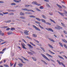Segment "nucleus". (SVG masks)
<instances>
[{"instance_id":"obj_47","label":"nucleus","mask_w":67,"mask_h":67,"mask_svg":"<svg viewBox=\"0 0 67 67\" xmlns=\"http://www.w3.org/2000/svg\"><path fill=\"white\" fill-rule=\"evenodd\" d=\"M0 34L2 36H3V35H4V34L3 33H1V34Z\"/></svg>"},{"instance_id":"obj_4","label":"nucleus","mask_w":67,"mask_h":67,"mask_svg":"<svg viewBox=\"0 0 67 67\" xmlns=\"http://www.w3.org/2000/svg\"><path fill=\"white\" fill-rule=\"evenodd\" d=\"M41 55L44 58H45V59H46L47 60H48V61H49V59H48V58H47V57L46 56H45V55L43 54H41Z\"/></svg>"},{"instance_id":"obj_9","label":"nucleus","mask_w":67,"mask_h":67,"mask_svg":"<svg viewBox=\"0 0 67 67\" xmlns=\"http://www.w3.org/2000/svg\"><path fill=\"white\" fill-rule=\"evenodd\" d=\"M46 30H47L48 31H51L52 32H54V31H53V29L51 28H46Z\"/></svg>"},{"instance_id":"obj_14","label":"nucleus","mask_w":67,"mask_h":67,"mask_svg":"<svg viewBox=\"0 0 67 67\" xmlns=\"http://www.w3.org/2000/svg\"><path fill=\"white\" fill-rule=\"evenodd\" d=\"M18 65L19 66V67H22L23 66V65L20 63L19 64H18Z\"/></svg>"},{"instance_id":"obj_42","label":"nucleus","mask_w":67,"mask_h":67,"mask_svg":"<svg viewBox=\"0 0 67 67\" xmlns=\"http://www.w3.org/2000/svg\"><path fill=\"white\" fill-rule=\"evenodd\" d=\"M62 41L63 42H65V43H66V42L67 41H66V40H62Z\"/></svg>"},{"instance_id":"obj_62","label":"nucleus","mask_w":67,"mask_h":67,"mask_svg":"<svg viewBox=\"0 0 67 67\" xmlns=\"http://www.w3.org/2000/svg\"><path fill=\"white\" fill-rule=\"evenodd\" d=\"M44 1H46V2H49V1L48 0H44Z\"/></svg>"},{"instance_id":"obj_10","label":"nucleus","mask_w":67,"mask_h":67,"mask_svg":"<svg viewBox=\"0 0 67 67\" xmlns=\"http://www.w3.org/2000/svg\"><path fill=\"white\" fill-rule=\"evenodd\" d=\"M24 31H25L24 32V33L26 34V35H29V34H28V32H29V31H27V30H24Z\"/></svg>"},{"instance_id":"obj_40","label":"nucleus","mask_w":67,"mask_h":67,"mask_svg":"<svg viewBox=\"0 0 67 67\" xmlns=\"http://www.w3.org/2000/svg\"><path fill=\"white\" fill-rule=\"evenodd\" d=\"M39 26L41 29H43V27H42L39 24Z\"/></svg>"},{"instance_id":"obj_56","label":"nucleus","mask_w":67,"mask_h":67,"mask_svg":"<svg viewBox=\"0 0 67 67\" xmlns=\"http://www.w3.org/2000/svg\"><path fill=\"white\" fill-rule=\"evenodd\" d=\"M43 62H44V64H46V65H47V64L46 62L44 61H43Z\"/></svg>"},{"instance_id":"obj_33","label":"nucleus","mask_w":67,"mask_h":67,"mask_svg":"<svg viewBox=\"0 0 67 67\" xmlns=\"http://www.w3.org/2000/svg\"><path fill=\"white\" fill-rule=\"evenodd\" d=\"M59 44L62 46V47H63V44L62 43L60 42H59Z\"/></svg>"},{"instance_id":"obj_41","label":"nucleus","mask_w":67,"mask_h":67,"mask_svg":"<svg viewBox=\"0 0 67 67\" xmlns=\"http://www.w3.org/2000/svg\"><path fill=\"white\" fill-rule=\"evenodd\" d=\"M42 16L44 19H46V17L45 16H44V15H42Z\"/></svg>"},{"instance_id":"obj_60","label":"nucleus","mask_w":67,"mask_h":67,"mask_svg":"<svg viewBox=\"0 0 67 67\" xmlns=\"http://www.w3.org/2000/svg\"><path fill=\"white\" fill-rule=\"evenodd\" d=\"M9 30H10V29L9 28H8L6 29V30L7 31H9Z\"/></svg>"},{"instance_id":"obj_31","label":"nucleus","mask_w":67,"mask_h":67,"mask_svg":"<svg viewBox=\"0 0 67 67\" xmlns=\"http://www.w3.org/2000/svg\"><path fill=\"white\" fill-rule=\"evenodd\" d=\"M32 59H33L34 61H36V59L33 58V57H32Z\"/></svg>"},{"instance_id":"obj_13","label":"nucleus","mask_w":67,"mask_h":67,"mask_svg":"<svg viewBox=\"0 0 67 67\" xmlns=\"http://www.w3.org/2000/svg\"><path fill=\"white\" fill-rule=\"evenodd\" d=\"M32 35L34 37H37V35L35 34H33Z\"/></svg>"},{"instance_id":"obj_61","label":"nucleus","mask_w":67,"mask_h":67,"mask_svg":"<svg viewBox=\"0 0 67 67\" xmlns=\"http://www.w3.org/2000/svg\"><path fill=\"white\" fill-rule=\"evenodd\" d=\"M11 22V20H8L6 22V23H9V22Z\"/></svg>"},{"instance_id":"obj_29","label":"nucleus","mask_w":67,"mask_h":67,"mask_svg":"<svg viewBox=\"0 0 67 67\" xmlns=\"http://www.w3.org/2000/svg\"><path fill=\"white\" fill-rule=\"evenodd\" d=\"M36 20H38V21H41V19H40V18H36Z\"/></svg>"},{"instance_id":"obj_52","label":"nucleus","mask_w":67,"mask_h":67,"mask_svg":"<svg viewBox=\"0 0 67 67\" xmlns=\"http://www.w3.org/2000/svg\"><path fill=\"white\" fill-rule=\"evenodd\" d=\"M16 62L14 64V67H15L16 66Z\"/></svg>"},{"instance_id":"obj_7","label":"nucleus","mask_w":67,"mask_h":67,"mask_svg":"<svg viewBox=\"0 0 67 67\" xmlns=\"http://www.w3.org/2000/svg\"><path fill=\"white\" fill-rule=\"evenodd\" d=\"M32 3V4H36L37 5H38V6H40L41 5L40 4L37 3V2H36V1H34Z\"/></svg>"},{"instance_id":"obj_64","label":"nucleus","mask_w":67,"mask_h":67,"mask_svg":"<svg viewBox=\"0 0 67 67\" xmlns=\"http://www.w3.org/2000/svg\"><path fill=\"white\" fill-rule=\"evenodd\" d=\"M10 66H12V65H13V64H11V63H10Z\"/></svg>"},{"instance_id":"obj_51","label":"nucleus","mask_w":67,"mask_h":67,"mask_svg":"<svg viewBox=\"0 0 67 67\" xmlns=\"http://www.w3.org/2000/svg\"><path fill=\"white\" fill-rule=\"evenodd\" d=\"M63 32L65 34H67V32H66V31H64Z\"/></svg>"},{"instance_id":"obj_48","label":"nucleus","mask_w":67,"mask_h":67,"mask_svg":"<svg viewBox=\"0 0 67 67\" xmlns=\"http://www.w3.org/2000/svg\"><path fill=\"white\" fill-rule=\"evenodd\" d=\"M3 14H8L9 13L8 12H6V13H3Z\"/></svg>"},{"instance_id":"obj_39","label":"nucleus","mask_w":67,"mask_h":67,"mask_svg":"<svg viewBox=\"0 0 67 67\" xmlns=\"http://www.w3.org/2000/svg\"><path fill=\"white\" fill-rule=\"evenodd\" d=\"M15 28H11V31H13V30H15Z\"/></svg>"},{"instance_id":"obj_1","label":"nucleus","mask_w":67,"mask_h":67,"mask_svg":"<svg viewBox=\"0 0 67 67\" xmlns=\"http://www.w3.org/2000/svg\"><path fill=\"white\" fill-rule=\"evenodd\" d=\"M22 9L23 10H24V11H31V12H34V11L33 10L31 9L29 10L27 8Z\"/></svg>"},{"instance_id":"obj_45","label":"nucleus","mask_w":67,"mask_h":67,"mask_svg":"<svg viewBox=\"0 0 67 67\" xmlns=\"http://www.w3.org/2000/svg\"><path fill=\"white\" fill-rule=\"evenodd\" d=\"M7 42H3L1 44V45H3V44H5V43H6Z\"/></svg>"},{"instance_id":"obj_15","label":"nucleus","mask_w":67,"mask_h":67,"mask_svg":"<svg viewBox=\"0 0 67 67\" xmlns=\"http://www.w3.org/2000/svg\"><path fill=\"white\" fill-rule=\"evenodd\" d=\"M58 12L59 13V14H60L61 15H62V16H64V13H62L61 12Z\"/></svg>"},{"instance_id":"obj_27","label":"nucleus","mask_w":67,"mask_h":67,"mask_svg":"<svg viewBox=\"0 0 67 67\" xmlns=\"http://www.w3.org/2000/svg\"><path fill=\"white\" fill-rule=\"evenodd\" d=\"M50 41H52V42H55V41H54L53 40V39H52V38H49V39Z\"/></svg>"},{"instance_id":"obj_11","label":"nucleus","mask_w":67,"mask_h":67,"mask_svg":"<svg viewBox=\"0 0 67 67\" xmlns=\"http://www.w3.org/2000/svg\"><path fill=\"white\" fill-rule=\"evenodd\" d=\"M18 59H19L20 60H21V62H22L23 63H24V64H26V63L25 62H23V60H22V59H21L20 58H18Z\"/></svg>"},{"instance_id":"obj_53","label":"nucleus","mask_w":67,"mask_h":67,"mask_svg":"<svg viewBox=\"0 0 67 67\" xmlns=\"http://www.w3.org/2000/svg\"><path fill=\"white\" fill-rule=\"evenodd\" d=\"M4 52H3V51L0 52V54H3Z\"/></svg>"},{"instance_id":"obj_24","label":"nucleus","mask_w":67,"mask_h":67,"mask_svg":"<svg viewBox=\"0 0 67 67\" xmlns=\"http://www.w3.org/2000/svg\"><path fill=\"white\" fill-rule=\"evenodd\" d=\"M29 17L30 18H35V16L33 15H31L29 16Z\"/></svg>"},{"instance_id":"obj_49","label":"nucleus","mask_w":67,"mask_h":67,"mask_svg":"<svg viewBox=\"0 0 67 67\" xmlns=\"http://www.w3.org/2000/svg\"><path fill=\"white\" fill-rule=\"evenodd\" d=\"M15 4L14 3H12L11 4V5H15Z\"/></svg>"},{"instance_id":"obj_63","label":"nucleus","mask_w":67,"mask_h":67,"mask_svg":"<svg viewBox=\"0 0 67 67\" xmlns=\"http://www.w3.org/2000/svg\"><path fill=\"white\" fill-rule=\"evenodd\" d=\"M27 37L28 38H29V39H31V38L30 37L27 36Z\"/></svg>"},{"instance_id":"obj_22","label":"nucleus","mask_w":67,"mask_h":67,"mask_svg":"<svg viewBox=\"0 0 67 67\" xmlns=\"http://www.w3.org/2000/svg\"><path fill=\"white\" fill-rule=\"evenodd\" d=\"M27 52V53H28V54H30V55H33V54L31 52Z\"/></svg>"},{"instance_id":"obj_36","label":"nucleus","mask_w":67,"mask_h":67,"mask_svg":"<svg viewBox=\"0 0 67 67\" xmlns=\"http://www.w3.org/2000/svg\"><path fill=\"white\" fill-rule=\"evenodd\" d=\"M40 9H44V7H43L41 6L40 7Z\"/></svg>"},{"instance_id":"obj_30","label":"nucleus","mask_w":67,"mask_h":67,"mask_svg":"<svg viewBox=\"0 0 67 67\" xmlns=\"http://www.w3.org/2000/svg\"><path fill=\"white\" fill-rule=\"evenodd\" d=\"M3 65L4 66V67H9V66H8V65L4 64Z\"/></svg>"},{"instance_id":"obj_32","label":"nucleus","mask_w":67,"mask_h":67,"mask_svg":"<svg viewBox=\"0 0 67 67\" xmlns=\"http://www.w3.org/2000/svg\"><path fill=\"white\" fill-rule=\"evenodd\" d=\"M12 32H8V35H10V34H12Z\"/></svg>"},{"instance_id":"obj_17","label":"nucleus","mask_w":67,"mask_h":67,"mask_svg":"<svg viewBox=\"0 0 67 67\" xmlns=\"http://www.w3.org/2000/svg\"><path fill=\"white\" fill-rule=\"evenodd\" d=\"M58 56L59 57V58H60L61 59H63V60H64V58H63V57H62V56H59V55H58Z\"/></svg>"},{"instance_id":"obj_21","label":"nucleus","mask_w":67,"mask_h":67,"mask_svg":"<svg viewBox=\"0 0 67 67\" xmlns=\"http://www.w3.org/2000/svg\"><path fill=\"white\" fill-rule=\"evenodd\" d=\"M20 15H24V13L21 12L20 13Z\"/></svg>"},{"instance_id":"obj_34","label":"nucleus","mask_w":67,"mask_h":67,"mask_svg":"<svg viewBox=\"0 0 67 67\" xmlns=\"http://www.w3.org/2000/svg\"><path fill=\"white\" fill-rule=\"evenodd\" d=\"M61 24L63 26V27H66V26H65V24H64L62 23H61Z\"/></svg>"},{"instance_id":"obj_8","label":"nucleus","mask_w":67,"mask_h":67,"mask_svg":"<svg viewBox=\"0 0 67 67\" xmlns=\"http://www.w3.org/2000/svg\"><path fill=\"white\" fill-rule=\"evenodd\" d=\"M21 45H22V48H24V49H27L25 47L26 46L25 45L24 43L23 44H21Z\"/></svg>"},{"instance_id":"obj_18","label":"nucleus","mask_w":67,"mask_h":67,"mask_svg":"<svg viewBox=\"0 0 67 67\" xmlns=\"http://www.w3.org/2000/svg\"><path fill=\"white\" fill-rule=\"evenodd\" d=\"M27 45L30 47V48H33V47H32V46H31V45L29 44H27Z\"/></svg>"},{"instance_id":"obj_16","label":"nucleus","mask_w":67,"mask_h":67,"mask_svg":"<svg viewBox=\"0 0 67 67\" xmlns=\"http://www.w3.org/2000/svg\"><path fill=\"white\" fill-rule=\"evenodd\" d=\"M21 57H22V58H23L24 59V60H26L27 61H29L28 59L25 58L24 57L22 56Z\"/></svg>"},{"instance_id":"obj_19","label":"nucleus","mask_w":67,"mask_h":67,"mask_svg":"<svg viewBox=\"0 0 67 67\" xmlns=\"http://www.w3.org/2000/svg\"><path fill=\"white\" fill-rule=\"evenodd\" d=\"M46 54L47 55V56H49V57H52V58L53 57V56H51V55L48 54V53H46Z\"/></svg>"},{"instance_id":"obj_28","label":"nucleus","mask_w":67,"mask_h":67,"mask_svg":"<svg viewBox=\"0 0 67 67\" xmlns=\"http://www.w3.org/2000/svg\"><path fill=\"white\" fill-rule=\"evenodd\" d=\"M25 6L26 8H27L29 7H30V5H25Z\"/></svg>"},{"instance_id":"obj_26","label":"nucleus","mask_w":67,"mask_h":67,"mask_svg":"<svg viewBox=\"0 0 67 67\" xmlns=\"http://www.w3.org/2000/svg\"><path fill=\"white\" fill-rule=\"evenodd\" d=\"M49 52H50V53H51V54H55V53H54L51 51L49 50Z\"/></svg>"},{"instance_id":"obj_59","label":"nucleus","mask_w":67,"mask_h":67,"mask_svg":"<svg viewBox=\"0 0 67 67\" xmlns=\"http://www.w3.org/2000/svg\"><path fill=\"white\" fill-rule=\"evenodd\" d=\"M63 57H65V58H66V59H67V57H66V56H65V55H63Z\"/></svg>"},{"instance_id":"obj_46","label":"nucleus","mask_w":67,"mask_h":67,"mask_svg":"<svg viewBox=\"0 0 67 67\" xmlns=\"http://www.w3.org/2000/svg\"><path fill=\"white\" fill-rule=\"evenodd\" d=\"M64 46L65 47V48H66V49H67V46L65 44H64Z\"/></svg>"},{"instance_id":"obj_23","label":"nucleus","mask_w":67,"mask_h":67,"mask_svg":"<svg viewBox=\"0 0 67 67\" xmlns=\"http://www.w3.org/2000/svg\"><path fill=\"white\" fill-rule=\"evenodd\" d=\"M26 14H31L32 13H30L29 12H26L25 13Z\"/></svg>"},{"instance_id":"obj_38","label":"nucleus","mask_w":67,"mask_h":67,"mask_svg":"<svg viewBox=\"0 0 67 67\" xmlns=\"http://www.w3.org/2000/svg\"><path fill=\"white\" fill-rule=\"evenodd\" d=\"M50 20H51V21H52V22H53V23H55V21H54V20L51 19H50Z\"/></svg>"},{"instance_id":"obj_6","label":"nucleus","mask_w":67,"mask_h":67,"mask_svg":"<svg viewBox=\"0 0 67 67\" xmlns=\"http://www.w3.org/2000/svg\"><path fill=\"white\" fill-rule=\"evenodd\" d=\"M32 26H33V27L36 30H38V31H41V30L40 29L38 28V27H37L36 26L33 25H32Z\"/></svg>"},{"instance_id":"obj_5","label":"nucleus","mask_w":67,"mask_h":67,"mask_svg":"<svg viewBox=\"0 0 67 67\" xmlns=\"http://www.w3.org/2000/svg\"><path fill=\"white\" fill-rule=\"evenodd\" d=\"M57 27H55V29H57V30H60V29H63V27L60 26H59L58 25H57Z\"/></svg>"},{"instance_id":"obj_35","label":"nucleus","mask_w":67,"mask_h":67,"mask_svg":"<svg viewBox=\"0 0 67 67\" xmlns=\"http://www.w3.org/2000/svg\"><path fill=\"white\" fill-rule=\"evenodd\" d=\"M30 43L31 44V45H33V46H35V44H33V43L31 42H30Z\"/></svg>"},{"instance_id":"obj_25","label":"nucleus","mask_w":67,"mask_h":67,"mask_svg":"<svg viewBox=\"0 0 67 67\" xmlns=\"http://www.w3.org/2000/svg\"><path fill=\"white\" fill-rule=\"evenodd\" d=\"M9 15H14V13H9Z\"/></svg>"},{"instance_id":"obj_54","label":"nucleus","mask_w":67,"mask_h":67,"mask_svg":"<svg viewBox=\"0 0 67 67\" xmlns=\"http://www.w3.org/2000/svg\"><path fill=\"white\" fill-rule=\"evenodd\" d=\"M36 9L37 11H41V10H40L38 8H36Z\"/></svg>"},{"instance_id":"obj_12","label":"nucleus","mask_w":67,"mask_h":67,"mask_svg":"<svg viewBox=\"0 0 67 67\" xmlns=\"http://www.w3.org/2000/svg\"><path fill=\"white\" fill-rule=\"evenodd\" d=\"M19 1L17 0H14L13 1L14 2H15L19 3V2H21V0H18Z\"/></svg>"},{"instance_id":"obj_20","label":"nucleus","mask_w":67,"mask_h":67,"mask_svg":"<svg viewBox=\"0 0 67 67\" xmlns=\"http://www.w3.org/2000/svg\"><path fill=\"white\" fill-rule=\"evenodd\" d=\"M48 45L50 47V48H54L52 46L50 45L49 44H48Z\"/></svg>"},{"instance_id":"obj_37","label":"nucleus","mask_w":67,"mask_h":67,"mask_svg":"<svg viewBox=\"0 0 67 67\" xmlns=\"http://www.w3.org/2000/svg\"><path fill=\"white\" fill-rule=\"evenodd\" d=\"M57 6L58 7H59L60 8H62V6H60L58 4H57Z\"/></svg>"},{"instance_id":"obj_44","label":"nucleus","mask_w":67,"mask_h":67,"mask_svg":"<svg viewBox=\"0 0 67 67\" xmlns=\"http://www.w3.org/2000/svg\"><path fill=\"white\" fill-rule=\"evenodd\" d=\"M35 22H36V23H37V24H41V23L40 22H38V21H36Z\"/></svg>"},{"instance_id":"obj_58","label":"nucleus","mask_w":67,"mask_h":67,"mask_svg":"<svg viewBox=\"0 0 67 67\" xmlns=\"http://www.w3.org/2000/svg\"><path fill=\"white\" fill-rule=\"evenodd\" d=\"M5 49H6V48H4L2 50V51H3H3H5Z\"/></svg>"},{"instance_id":"obj_43","label":"nucleus","mask_w":67,"mask_h":67,"mask_svg":"<svg viewBox=\"0 0 67 67\" xmlns=\"http://www.w3.org/2000/svg\"><path fill=\"white\" fill-rule=\"evenodd\" d=\"M41 49H42V50H43V52H45V49H44V48H43V47H41Z\"/></svg>"},{"instance_id":"obj_3","label":"nucleus","mask_w":67,"mask_h":67,"mask_svg":"<svg viewBox=\"0 0 67 67\" xmlns=\"http://www.w3.org/2000/svg\"><path fill=\"white\" fill-rule=\"evenodd\" d=\"M41 21L42 22H43V23H46V24L48 25H51V24L47 22L46 23V21H45V20L43 19H41Z\"/></svg>"},{"instance_id":"obj_57","label":"nucleus","mask_w":67,"mask_h":67,"mask_svg":"<svg viewBox=\"0 0 67 67\" xmlns=\"http://www.w3.org/2000/svg\"><path fill=\"white\" fill-rule=\"evenodd\" d=\"M22 40L24 42H25V43H26V41H25V40H24L23 39Z\"/></svg>"},{"instance_id":"obj_55","label":"nucleus","mask_w":67,"mask_h":67,"mask_svg":"<svg viewBox=\"0 0 67 67\" xmlns=\"http://www.w3.org/2000/svg\"><path fill=\"white\" fill-rule=\"evenodd\" d=\"M43 62H44V64H46V65H47V64L46 62L44 61H43Z\"/></svg>"},{"instance_id":"obj_50","label":"nucleus","mask_w":67,"mask_h":67,"mask_svg":"<svg viewBox=\"0 0 67 67\" xmlns=\"http://www.w3.org/2000/svg\"><path fill=\"white\" fill-rule=\"evenodd\" d=\"M20 18H21V19H25V17L23 16L20 17Z\"/></svg>"},{"instance_id":"obj_2","label":"nucleus","mask_w":67,"mask_h":67,"mask_svg":"<svg viewBox=\"0 0 67 67\" xmlns=\"http://www.w3.org/2000/svg\"><path fill=\"white\" fill-rule=\"evenodd\" d=\"M57 62L58 63V64H59V65H61V64H62V66H64V67H65V65H64V64H63V63H60L59 60H57Z\"/></svg>"}]
</instances>
